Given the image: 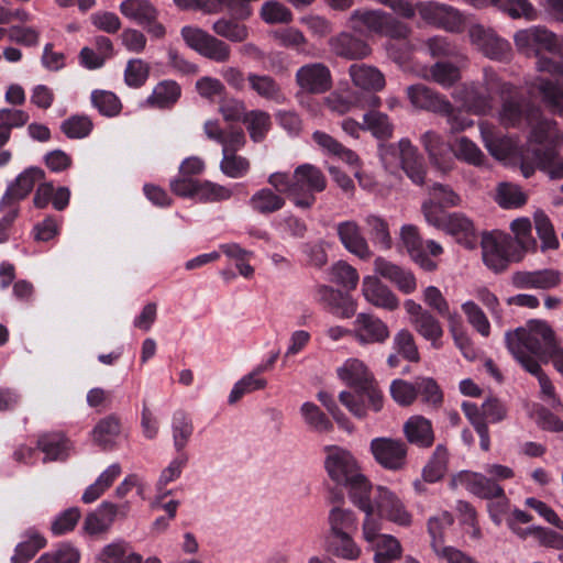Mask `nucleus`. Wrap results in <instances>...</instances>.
Here are the masks:
<instances>
[{
	"mask_svg": "<svg viewBox=\"0 0 563 563\" xmlns=\"http://www.w3.org/2000/svg\"><path fill=\"white\" fill-rule=\"evenodd\" d=\"M501 107L498 121L506 128H518L526 123L531 128L527 148L521 152V173L526 178L540 169L551 179L563 178V157L558 146L563 141V134L555 122L543 119L538 108L530 106L520 98L512 86L511 92L500 95Z\"/></svg>",
	"mask_w": 563,
	"mask_h": 563,
	"instance_id": "nucleus-1",
	"label": "nucleus"
},
{
	"mask_svg": "<svg viewBox=\"0 0 563 563\" xmlns=\"http://www.w3.org/2000/svg\"><path fill=\"white\" fill-rule=\"evenodd\" d=\"M338 376L352 388V390H342L339 394V400L355 418H365L368 409L377 412L383 408L382 390L362 361L346 360L338 368Z\"/></svg>",
	"mask_w": 563,
	"mask_h": 563,
	"instance_id": "nucleus-2",
	"label": "nucleus"
},
{
	"mask_svg": "<svg viewBox=\"0 0 563 563\" xmlns=\"http://www.w3.org/2000/svg\"><path fill=\"white\" fill-rule=\"evenodd\" d=\"M505 340L507 349L521 366L548 361L561 351L553 329L541 320L529 321L526 325L507 332Z\"/></svg>",
	"mask_w": 563,
	"mask_h": 563,
	"instance_id": "nucleus-3",
	"label": "nucleus"
},
{
	"mask_svg": "<svg viewBox=\"0 0 563 563\" xmlns=\"http://www.w3.org/2000/svg\"><path fill=\"white\" fill-rule=\"evenodd\" d=\"M512 85L501 81L498 75L488 68L484 69L483 82H465L456 86L451 97L461 107L475 115H486L493 110V93L511 92Z\"/></svg>",
	"mask_w": 563,
	"mask_h": 563,
	"instance_id": "nucleus-4",
	"label": "nucleus"
},
{
	"mask_svg": "<svg viewBox=\"0 0 563 563\" xmlns=\"http://www.w3.org/2000/svg\"><path fill=\"white\" fill-rule=\"evenodd\" d=\"M421 210L428 224L453 236L455 241L468 250L477 245V229L472 219L462 212L445 213L431 200L422 203Z\"/></svg>",
	"mask_w": 563,
	"mask_h": 563,
	"instance_id": "nucleus-5",
	"label": "nucleus"
},
{
	"mask_svg": "<svg viewBox=\"0 0 563 563\" xmlns=\"http://www.w3.org/2000/svg\"><path fill=\"white\" fill-rule=\"evenodd\" d=\"M347 26L357 33L386 36L404 40L410 34V26L383 10L356 9L346 22Z\"/></svg>",
	"mask_w": 563,
	"mask_h": 563,
	"instance_id": "nucleus-6",
	"label": "nucleus"
},
{
	"mask_svg": "<svg viewBox=\"0 0 563 563\" xmlns=\"http://www.w3.org/2000/svg\"><path fill=\"white\" fill-rule=\"evenodd\" d=\"M342 487L347 490L351 503L365 514L363 537L367 542H372L377 532L382 530L379 519L375 518V488L362 471Z\"/></svg>",
	"mask_w": 563,
	"mask_h": 563,
	"instance_id": "nucleus-7",
	"label": "nucleus"
},
{
	"mask_svg": "<svg viewBox=\"0 0 563 563\" xmlns=\"http://www.w3.org/2000/svg\"><path fill=\"white\" fill-rule=\"evenodd\" d=\"M325 187V176L317 166L301 164L292 173L290 200L299 209H310L316 201V194L323 191Z\"/></svg>",
	"mask_w": 563,
	"mask_h": 563,
	"instance_id": "nucleus-8",
	"label": "nucleus"
},
{
	"mask_svg": "<svg viewBox=\"0 0 563 563\" xmlns=\"http://www.w3.org/2000/svg\"><path fill=\"white\" fill-rule=\"evenodd\" d=\"M379 155L386 167H391L398 161L412 183L417 185L423 183L426 175L423 158L408 139H401L397 144L382 145Z\"/></svg>",
	"mask_w": 563,
	"mask_h": 563,
	"instance_id": "nucleus-9",
	"label": "nucleus"
},
{
	"mask_svg": "<svg viewBox=\"0 0 563 563\" xmlns=\"http://www.w3.org/2000/svg\"><path fill=\"white\" fill-rule=\"evenodd\" d=\"M537 69L540 73L549 74L551 78L537 77L530 85L531 90H537L547 107L563 117V88L559 85L563 67L548 57H539Z\"/></svg>",
	"mask_w": 563,
	"mask_h": 563,
	"instance_id": "nucleus-10",
	"label": "nucleus"
},
{
	"mask_svg": "<svg viewBox=\"0 0 563 563\" xmlns=\"http://www.w3.org/2000/svg\"><path fill=\"white\" fill-rule=\"evenodd\" d=\"M514 244L511 236L501 231L484 232L481 245L486 266L495 272H501L509 261H519L521 256L511 252Z\"/></svg>",
	"mask_w": 563,
	"mask_h": 563,
	"instance_id": "nucleus-11",
	"label": "nucleus"
},
{
	"mask_svg": "<svg viewBox=\"0 0 563 563\" xmlns=\"http://www.w3.org/2000/svg\"><path fill=\"white\" fill-rule=\"evenodd\" d=\"M120 13L129 21L142 26L155 40L163 38L166 27L158 21L159 11L150 0H123Z\"/></svg>",
	"mask_w": 563,
	"mask_h": 563,
	"instance_id": "nucleus-12",
	"label": "nucleus"
},
{
	"mask_svg": "<svg viewBox=\"0 0 563 563\" xmlns=\"http://www.w3.org/2000/svg\"><path fill=\"white\" fill-rule=\"evenodd\" d=\"M514 42L517 51L528 57L539 56L542 51L558 52L563 47V38L560 40L553 32L541 25L517 31Z\"/></svg>",
	"mask_w": 563,
	"mask_h": 563,
	"instance_id": "nucleus-13",
	"label": "nucleus"
},
{
	"mask_svg": "<svg viewBox=\"0 0 563 563\" xmlns=\"http://www.w3.org/2000/svg\"><path fill=\"white\" fill-rule=\"evenodd\" d=\"M181 36L185 43L194 51L217 63H225L231 56L230 46L196 26H184Z\"/></svg>",
	"mask_w": 563,
	"mask_h": 563,
	"instance_id": "nucleus-14",
	"label": "nucleus"
},
{
	"mask_svg": "<svg viewBox=\"0 0 563 563\" xmlns=\"http://www.w3.org/2000/svg\"><path fill=\"white\" fill-rule=\"evenodd\" d=\"M324 453L325 472L329 478L339 486H343L362 471L355 456L344 448L327 445Z\"/></svg>",
	"mask_w": 563,
	"mask_h": 563,
	"instance_id": "nucleus-15",
	"label": "nucleus"
},
{
	"mask_svg": "<svg viewBox=\"0 0 563 563\" xmlns=\"http://www.w3.org/2000/svg\"><path fill=\"white\" fill-rule=\"evenodd\" d=\"M375 515L400 527H409L412 515L407 509L401 498L385 486L375 487L374 494Z\"/></svg>",
	"mask_w": 563,
	"mask_h": 563,
	"instance_id": "nucleus-16",
	"label": "nucleus"
},
{
	"mask_svg": "<svg viewBox=\"0 0 563 563\" xmlns=\"http://www.w3.org/2000/svg\"><path fill=\"white\" fill-rule=\"evenodd\" d=\"M374 460L385 470L400 471L407 464V444L400 439L380 437L369 443Z\"/></svg>",
	"mask_w": 563,
	"mask_h": 563,
	"instance_id": "nucleus-17",
	"label": "nucleus"
},
{
	"mask_svg": "<svg viewBox=\"0 0 563 563\" xmlns=\"http://www.w3.org/2000/svg\"><path fill=\"white\" fill-rule=\"evenodd\" d=\"M479 132L484 146L492 156L499 161L517 158L521 165L520 154L527 145L519 148L514 137L503 134L487 121L479 122Z\"/></svg>",
	"mask_w": 563,
	"mask_h": 563,
	"instance_id": "nucleus-18",
	"label": "nucleus"
},
{
	"mask_svg": "<svg viewBox=\"0 0 563 563\" xmlns=\"http://www.w3.org/2000/svg\"><path fill=\"white\" fill-rule=\"evenodd\" d=\"M417 11L424 22L448 32H460L465 22L457 9L433 1L419 2Z\"/></svg>",
	"mask_w": 563,
	"mask_h": 563,
	"instance_id": "nucleus-19",
	"label": "nucleus"
},
{
	"mask_svg": "<svg viewBox=\"0 0 563 563\" xmlns=\"http://www.w3.org/2000/svg\"><path fill=\"white\" fill-rule=\"evenodd\" d=\"M406 312L409 316L410 323L415 330L435 349L441 346V338L443 335V328L440 321L427 309L412 299H407L404 302Z\"/></svg>",
	"mask_w": 563,
	"mask_h": 563,
	"instance_id": "nucleus-20",
	"label": "nucleus"
},
{
	"mask_svg": "<svg viewBox=\"0 0 563 563\" xmlns=\"http://www.w3.org/2000/svg\"><path fill=\"white\" fill-rule=\"evenodd\" d=\"M471 44L485 56L492 59H503L510 52L508 41L482 24H473L468 29Z\"/></svg>",
	"mask_w": 563,
	"mask_h": 563,
	"instance_id": "nucleus-21",
	"label": "nucleus"
},
{
	"mask_svg": "<svg viewBox=\"0 0 563 563\" xmlns=\"http://www.w3.org/2000/svg\"><path fill=\"white\" fill-rule=\"evenodd\" d=\"M388 325L373 313H357L353 322L352 335L362 345L384 343L389 338Z\"/></svg>",
	"mask_w": 563,
	"mask_h": 563,
	"instance_id": "nucleus-22",
	"label": "nucleus"
},
{
	"mask_svg": "<svg viewBox=\"0 0 563 563\" xmlns=\"http://www.w3.org/2000/svg\"><path fill=\"white\" fill-rule=\"evenodd\" d=\"M45 173L42 168L29 167L24 169L7 188L0 201V209L16 208L15 205L31 192L35 184L43 181Z\"/></svg>",
	"mask_w": 563,
	"mask_h": 563,
	"instance_id": "nucleus-23",
	"label": "nucleus"
},
{
	"mask_svg": "<svg viewBox=\"0 0 563 563\" xmlns=\"http://www.w3.org/2000/svg\"><path fill=\"white\" fill-rule=\"evenodd\" d=\"M296 81L301 89L311 93H322L329 90L332 84L329 68L321 63L300 67L296 73Z\"/></svg>",
	"mask_w": 563,
	"mask_h": 563,
	"instance_id": "nucleus-24",
	"label": "nucleus"
},
{
	"mask_svg": "<svg viewBox=\"0 0 563 563\" xmlns=\"http://www.w3.org/2000/svg\"><path fill=\"white\" fill-rule=\"evenodd\" d=\"M407 97L416 109L431 111L433 113L446 112L451 102L435 90L422 85H411L406 90Z\"/></svg>",
	"mask_w": 563,
	"mask_h": 563,
	"instance_id": "nucleus-25",
	"label": "nucleus"
},
{
	"mask_svg": "<svg viewBox=\"0 0 563 563\" xmlns=\"http://www.w3.org/2000/svg\"><path fill=\"white\" fill-rule=\"evenodd\" d=\"M465 2L474 8L493 5L514 20L523 19L531 22L539 16L538 10L529 0H465Z\"/></svg>",
	"mask_w": 563,
	"mask_h": 563,
	"instance_id": "nucleus-26",
	"label": "nucleus"
},
{
	"mask_svg": "<svg viewBox=\"0 0 563 563\" xmlns=\"http://www.w3.org/2000/svg\"><path fill=\"white\" fill-rule=\"evenodd\" d=\"M336 234L342 245L350 253L361 260H368L372 256L369 245L355 221L346 220L339 222L336 224Z\"/></svg>",
	"mask_w": 563,
	"mask_h": 563,
	"instance_id": "nucleus-27",
	"label": "nucleus"
},
{
	"mask_svg": "<svg viewBox=\"0 0 563 563\" xmlns=\"http://www.w3.org/2000/svg\"><path fill=\"white\" fill-rule=\"evenodd\" d=\"M374 271L380 277L395 284L396 287L406 295L413 292L417 288V280L410 271L384 257H377L374 261Z\"/></svg>",
	"mask_w": 563,
	"mask_h": 563,
	"instance_id": "nucleus-28",
	"label": "nucleus"
},
{
	"mask_svg": "<svg viewBox=\"0 0 563 563\" xmlns=\"http://www.w3.org/2000/svg\"><path fill=\"white\" fill-rule=\"evenodd\" d=\"M362 294L367 302L388 311L399 307L396 295L375 276H365L362 282Z\"/></svg>",
	"mask_w": 563,
	"mask_h": 563,
	"instance_id": "nucleus-29",
	"label": "nucleus"
},
{
	"mask_svg": "<svg viewBox=\"0 0 563 563\" xmlns=\"http://www.w3.org/2000/svg\"><path fill=\"white\" fill-rule=\"evenodd\" d=\"M421 142L429 155L430 162L435 167L442 172H448L452 168L454 163L452 147L440 134L427 131L422 134Z\"/></svg>",
	"mask_w": 563,
	"mask_h": 563,
	"instance_id": "nucleus-30",
	"label": "nucleus"
},
{
	"mask_svg": "<svg viewBox=\"0 0 563 563\" xmlns=\"http://www.w3.org/2000/svg\"><path fill=\"white\" fill-rule=\"evenodd\" d=\"M421 142L429 155L430 162L435 167L442 172H448L452 168L454 163L452 147L440 134L427 131L422 134Z\"/></svg>",
	"mask_w": 563,
	"mask_h": 563,
	"instance_id": "nucleus-31",
	"label": "nucleus"
},
{
	"mask_svg": "<svg viewBox=\"0 0 563 563\" xmlns=\"http://www.w3.org/2000/svg\"><path fill=\"white\" fill-rule=\"evenodd\" d=\"M329 44L334 54L346 59H363L372 52L366 41L349 32L332 37Z\"/></svg>",
	"mask_w": 563,
	"mask_h": 563,
	"instance_id": "nucleus-32",
	"label": "nucleus"
},
{
	"mask_svg": "<svg viewBox=\"0 0 563 563\" xmlns=\"http://www.w3.org/2000/svg\"><path fill=\"white\" fill-rule=\"evenodd\" d=\"M459 478L470 493L479 498H500L505 495L503 487L498 483L482 473L463 472Z\"/></svg>",
	"mask_w": 563,
	"mask_h": 563,
	"instance_id": "nucleus-33",
	"label": "nucleus"
},
{
	"mask_svg": "<svg viewBox=\"0 0 563 563\" xmlns=\"http://www.w3.org/2000/svg\"><path fill=\"white\" fill-rule=\"evenodd\" d=\"M400 238L410 257L423 269L433 271L437 267L435 262L424 253V242L419 235L417 227L412 224L402 225Z\"/></svg>",
	"mask_w": 563,
	"mask_h": 563,
	"instance_id": "nucleus-34",
	"label": "nucleus"
},
{
	"mask_svg": "<svg viewBox=\"0 0 563 563\" xmlns=\"http://www.w3.org/2000/svg\"><path fill=\"white\" fill-rule=\"evenodd\" d=\"M407 441L418 448H430L434 442V432L430 420L422 416H411L404 423Z\"/></svg>",
	"mask_w": 563,
	"mask_h": 563,
	"instance_id": "nucleus-35",
	"label": "nucleus"
},
{
	"mask_svg": "<svg viewBox=\"0 0 563 563\" xmlns=\"http://www.w3.org/2000/svg\"><path fill=\"white\" fill-rule=\"evenodd\" d=\"M353 533H327L324 550L339 559L355 561L361 556L362 550L355 543Z\"/></svg>",
	"mask_w": 563,
	"mask_h": 563,
	"instance_id": "nucleus-36",
	"label": "nucleus"
},
{
	"mask_svg": "<svg viewBox=\"0 0 563 563\" xmlns=\"http://www.w3.org/2000/svg\"><path fill=\"white\" fill-rule=\"evenodd\" d=\"M349 75L354 86L363 90L380 91L386 85L383 73L371 65L353 64L349 68Z\"/></svg>",
	"mask_w": 563,
	"mask_h": 563,
	"instance_id": "nucleus-37",
	"label": "nucleus"
},
{
	"mask_svg": "<svg viewBox=\"0 0 563 563\" xmlns=\"http://www.w3.org/2000/svg\"><path fill=\"white\" fill-rule=\"evenodd\" d=\"M119 511L115 504L103 501L85 518L84 529L89 534L106 532L113 523Z\"/></svg>",
	"mask_w": 563,
	"mask_h": 563,
	"instance_id": "nucleus-38",
	"label": "nucleus"
},
{
	"mask_svg": "<svg viewBox=\"0 0 563 563\" xmlns=\"http://www.w3.org/2000/svg\"><path fill=\"white\" fill-rule=\"evenodd\" d=\"M247 203L255 213L268 216L282 210L286 205V199L272 188L264 187L256 190Z\"/></svg>",
	"mask_w": 563,
	"mask_h": 563,
	"instance_id": "nucleus-39",
	"label": "nucleus"
},
{
	"mask_svg": "<svg viewBox=\"0 0 563 563\" xmlns=\"http://www.w3.org/2000/svg\"><path fill=\"white\" fill-rule=\"evenodd\" d=\"M267 386V379L263 377L261 368L254 367L250 373L242 376L232 387L228 401L230 405L239 401L244 395L263 390Z\"/></svg>",
	"mask_w": 563,
	"mask_h": 563,
	"instance_id": "nucleus-40",
	"label": "nucleus"
},
{
	"mask_svg": "<svg viewBox=\"0 0 563 563\" xmlns=\"http://www.w3.org/2000/svg\"><path fill=\"white\" fill-rule=\"evenodd\" d=\"M188 456L186 453H178L176 457H174L169 464L164 467L159 474V477L156 482V503L158 504L166 496L172 494V490H167L166 487L168 484L178 479L187 465Z\"/></svg>",
	"mask_w": 563,
	"mask_h": 563,
	"instance_id": "nucleus-41",
	"label": "nucleus"
},
{
	"mask_svg": "<svg viewBox=\"0 0 563 563\" xmlns=\"http://www.w3.org/2000/svg\"><path fill=\"white\" fill-rule=\"evenodd\" d=\"M180 97V87L173 80H164L155 86L143 106L165 109L172 107Z\"/></svg>",
	"mask_w": 563,
	"mask_h": 563,
	"instance_id": "nucleus-42",
	"label": "nucleus"
},
{
	"mask_svg": "<svg viewBox=\"0 0 563 563\" xmlns=\"http://www.w3.org/2000/svg\"><path fill=\"white\" fill-rule=\"evenodd\" d=\"M37 445L45 454L44 461L65 460L71 450L70 442L60 433L42 435Z\"/></svg>",
	"mask_w": 563,
	"mask_h": 563,
	"instance_id": "nucleus-43",
	"label": "nucleus"
},
{
	"mask_svg": "<svg viewBox=\"0 0 563 563\" xmlns=\"http://www.w3.org/2000/svg\"><path fill=\"white\" fill-rule=\"evenodd\" d=\"M121 472L122 470L119 463L109 465L98 476V478L85 489L81 496V500L85 504H91L96 501L120 476Z\"/></svg>",
	"mask_w": 563,
	"mask_h": 563,
	"instance_id": "nucleus-44",
	"label": "nucleus"
},
{
	"mask_svg": "<svg viewBox=\"0 0 563 563\" xmlns=\"http://www.w3.org/2000/svg\"><path fill=\"white\" fill-rule=\"evenodd\" d=\"M422 299L431 310L446 319L449 324L460 323L459 313L450 309L449 301L445 299L438 287L428 286L424 288L422 292Z\"/></svg>",
	"mask_w": 563,
	"mask_h": 563,
	"instance_id": "nucleus-45",
	"label": "nucleus"
},
{
	"mask_svg": "<svg viewBox=\"0 0 563 563\" xmlns=\"http://www.w3.org/2000/svg\"><path fill=\"white\" fill-rule=\"evenodd\" d=\"M300 415L305 424L313 432L329 433L333 430L331 420L311 401H306L300 406Z\"/></svg>",
	"mask_w": 563,
	"mask_h": 563,
	"instance_id": "nucleus-46",
	"label": "nucleus"
},
{
	"mask_svg": "<svg viewBox=\"0 0 563 563\" xmlns=\"http://www.w3.org/2000/svg\"><path fill=\"white\" fill-rule=\"evenodd\" d=\"M371 543H375V563H393L401 555V545L399 541L390 534H379Z\"/></svg>",
	"mask_w": 563,
	"mask_h": 563,
	"instance_id": "nucleus-47",
	"label": "nucleus"
},
{
	"mask_svg": "<svg viewBox=\"0 0 563 563\" xmlns=\"http://www.w3.org/2000/svg\"><path fill=\"white\" fill-rule=\"evenodd\" d=\"M363 129L380 140L390 139L394 133V124L389 117L378 110H371L363 115Z\"/></svg>",
	"mask_w": 563,
	"mask_h": 563,
	"instance_id": "nucleus-48",
	"label": "nucleus"
},
{
	"mask_svg": "<svg viewBox=\"0 0 563 563\" xmlns=\"http://www.w3.org/2000/svg\"><path fill=\"white\" fill-rule=\"evenodd\" d=\"M327 533H354L357 530V518L351 509L333 507L328 516Z\"/></svg>",
	"mask_w": 563,
	"mask_h": 563,
	"instance_id": "nucleus-49",
	"label": "nucleus"
},
{
	"mask_svg": "<svg viewBox=\"0 0 563 563\" xmlns=\"http://www.w3.org/2000/svg\"><path fill=\"white\" fill-rule=\"evenodd\" d=\"M26 540L15 547V553L11 558L12 563L29 562L38 550L45 547L46 540L35 529L25 532Z\"/></svg>",
	"mask_w": 563,
	"mask_h": 563,
	"instance_id": "nucleus-50",
	"label": "nucleus"
},
{
	"mask_svg": "<svg viewBox=\"0 0 563 563\" xmlns=\"http://www.w3.org/2000/svg\"><path fill=\"white\" fill-rule=\"evenodd\" d=\"M422 76L426 79L437 82L443 88H450L460 80L461 73L459 67L451 63L438 62L432 65Z\"/></svg>",
	"mask_w": 563,
	"mask_h": 563,
	"instance_id": "nucleus-51",
	"label": "nucleus"
},
{
	"mask_svg": "<svg viewBox=\"0 0 563 563\" xmlns=\"http://www.w3.org/2000/svg\"><path fill=\"white\" fill-rule=\"evenodd\" d=\"M172 431L174 448L176 452L185 453L184 449L194 432L192 422L187 413L181 410L174 412L172 420Z\"/></svg>",
	"mask_w": 563,
	"mask_h": 563,
	"instance_id": "nucleus-52",
	"label": "nucleus"
},
{
	"mask_svg": "<svg viewBox=\"0 0 563 563\" xmlns=\"http://www.w3.org/2000/svg\"><path fill=\"white\" fill-rule=\"evenodd\" d=\"M29 121V114L19 109H0V148L3 147L11 137V131L21 128Z\"/></svg>",
	"mask_w": 563,
	"mask_h": 563,
	"instance_id": "nucleus-53",
	"label": "nucleus"
},
{
	"mask_svg": "<svg viewBox=\"0 0 563 563\" xmlns=\"http://www.w3.org/2000/svg\"><path fill=\"white\" fill-rule=\"evenodd\" d=\"M533 221L538 236L541 240L542 251L558 249L560 243L548 214L543 210H537L533 214Z\"/></svg>",
	"mask_w": 563,
	"mask_h": 563,
	"instance_id": "nucleus-54",
	"label": "nucleus"
},
{
	"mask_svg": "<svg viewBox=\"0 0 563 563\" xmlns=\"http://www.w3.org/2000/svg\"><path fill=\"white\" fill-rule=\"evenodd\" d=\"M213 32L231 42H243L249 36V30L245 24L239 22L235 18H221L212 25Z\"/></svg>",
	"mask_w": 563,
	"mask_h": 563,
	"instance_id": "nucleus-55",
	"label": "nucleus"
},
{
	"mask_svg": "<svg viewBox=\"0 0 563 563\" xmlns=\"http://www.w3.org/2000/svg\"><path fill=\"white\" fill-rule=\"evenodd\" d=\"M233 195L231 188L210 180H199L196 200L199 202H220L229 200Z\"/></svg>",
	"mask_w": 563,
	"mask_h": 563,
	"instance_id": "nucleus-56",
	"label": "nucleus"
},
{
	"mask_svg": "<svg viewBox=\"0 0 563 563\" xmlns=\"http://www.w3.org/2000/svg\"><path fill=\"white\" fill-rule=\"evenodd\" d=\"M364 222L372 241L384 250L390 249L391 236L386 220L377 214H368L365 217Z\"/></svg>",
	"mask_w": 563,
	"mask_h": 563,
	"instance_id": "nucleus-57",
	"label": "nucleus"
},
{
	"mask_svg": "<svg viewBox=\"0 0 563 563\" xmlns=\"http://www.w3.org/2000/svg\"><path fill=\"white\" fill-rule=\"evenodd\" d=\"M120 432L119 420L114 417H107L102 419L92 430L93 441L102 446L109 449L113 445L115 438Z\"/></svg>",
	"mask_w": 563,
	"mask_h": 563,
	"instance_id": "nucleus-58",
	"label": "nucleus"
},
{
	"mask_svg": "<svg viewBox=\"0 0 563 563\" xmlns=\"http://www.w3.org/2000/svg\"><path fill=\"white\" fill-rule=\"evenodd\" d=\"M461 308L473 329L487 338L490 334V323L483 309L472 300L463 302Z\"/></svg>",
	"mask_w": 563,
	"mask_h": 563,
	"instance_id": "nucleus-59",
	"label": "nucleus"
},
{
	"mask_svg": "<svg viewBox=\"0 0 563 563\" xmlns=\"http://www.w3.org/2000/svg\"><path fill=\"white\" fill-rule=\"evenodd\" d=\"M448 451L443 445H438L432 457L424 466L422 475L424 481L434 483L441 479L446 471Z\"/></svg>",
	"mask_w": 563,
	"mask_h": 563,
	"instance_id": "nucleus-60",
	"label": "nucleus"
},
{
	"mask_svg": "<svg viewBox=\"0 0 563 563\" xmlns=\"http://www.w3.org/2000/svg\"><path fill=\"white\" fill-rule=\"evenodd\" d=\"M93 107L104 117L118 115L122 104L119 98L108 90H93L91 92Z\"/></svg>",
	"mask_w": 563,
	"mask_h": 563,
	"instance_id": "nucleus-61",
	"label": "nucleus"
},
{
	"mask_svg": "<svg viewBox=\"0 0 563 563\" xmlns=\"http://www.w3.org/2000/svg\"><path fill=\"white\" fill-rule=\"evenodd\" d=\"M496 200L500 207L512 209L521 207L527 201V196L519 186L503 183L497 188Z\"/></svg>",
	"mask_w": 563,
	"mask_h": 563,
	"instance_id": "nucleus-62",
	"label": "nucleus"
},
{
	"mask_svg": "<svg viewBox=\"0 0 563 563\" xmlns=\"http://www.w3.org/2000/svg\"><path fill=\"white\" fill-rule=\"evenodd\" d=\"M244 123L247 126L251 139L254 142H260L266 135L271 126L269 114L262 110H253L245 114Z\"/></svg>",
	"mask_w": 563,
	"mask_h": 563,
	"instance_id": "nucleus-63",
	"label": "nucleus"
},
{
	"mask_svg": "<svg viewBox=\"0 0 563 563\" xmlns=\"http://www.w3.org/2000/svg\"><path fill=\"white\" fill-rule=\"evenodd\" d=\"M454 156L467 164L479 166L484 163L485 156L481 148L470 139L462 136L456 140Z\"/></svg>",
	"mask_w": 563,
	"mask_h": 563,
	"instance_id": "nucleus-64",
	"label": "nucleus"
}]
</instances>
